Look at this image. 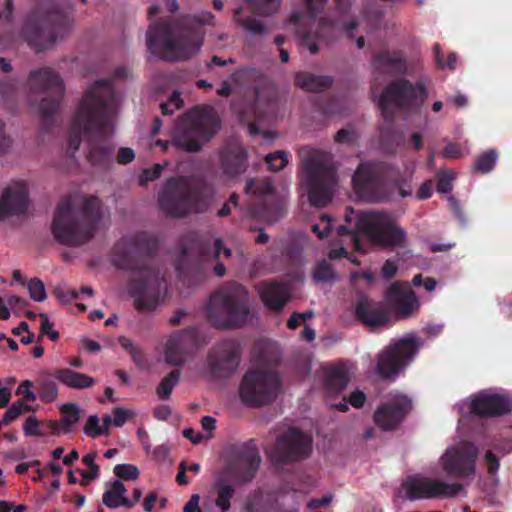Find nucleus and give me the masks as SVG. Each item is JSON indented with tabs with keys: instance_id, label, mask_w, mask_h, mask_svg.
Segmentation results:
<instances>
[{
	"instance_id": "nucleus-21",
	"label": "nucleus",
	"mask_w": 512,
	"mask_h": 512,
	"mask_svg": "<svg viewBox=\"0 0 512 512\" xmlns=\"http://www.w3.org/2000/svg\"><path fill=\"white\" fill-rule=\"evenodd\" d=\"M411 410V399L406 395L398 394L376 409L373 420L381 430L393 431L400 426Z\"/></svg>"
},
{
	"instance_id": "nucleus-11",
	"label": "nucleus",
	"mask_w": 512,
	"mask_h": 512,
	"mask_svg": "<svg viewBox=\"0 0 512 512\" xmlns=\"http://www.w3.org/2000/svg\"><path fill=\"white\" fill-rule=\"evenodd\" d=\"M303 184L309 203L322 208L332 201L337 185V173L326 154L313 151L303 161Z\"/></svg>"
},
{
	"instance_id": "nucleus-42",
	"label": "nucleus",
	"mask_w": 512,
	"mask_h": 512,
	"mask_svg": "<svg viewBox=\"0 0 512 512\" xmlns=\"http://www.w3.org/2000/svg\"><path fill=\"white\" fill-rule=\"evenodd\" d=\"M118 343L127 353H129L137 366L142 367L145 365L146 358L144 352L138 345L125 336H120L118 338Z\"/></svg>"
},
{
	"instance_id": "nucleus-24",
	"label": "nucleus",
	"mask_w": 512,
	"mask_h": 512,
	"mask_svg": "<svg viewBox=\"0 0 512 512\" xmlns=\"http://www.w3.org/2000/svg\"><path fill=\"white\" fill-rule=\"evenodd\" d=\"M195 343V331L185 329L173 333L166 342L164 359L168 365L182 367Z\"/></svg>"
},
{
	"instance_id": "nucleus-7",
	"label": "nucleus",
	"mask_w": 512,
	"mask_h": 512,
	"mask_svg": "<svg viewBox=\"0 0 512 512\" xmlns=\"http://www.w3.org/2000/svg\"><path fill=\"white\" fill-rule=\"evenodd\" d=\"M220 127L221 120L212 106H195L178 119L172 143L180 150L199 152Z\"/></svg>"
},
{
	"instance_id": "nucleus-5",
	"label": "nucleus",
	"mask_w": 512,
	"mask_h": 512,
	"mask_svg": "<svg viewBox=\"0 0 512 512\" xmlns=\"http://www.w3.org/2000/svg\"><path fill=\"white\" fill-rule=\"evenodd\" d=\"M70 29L71 21L63 5L45 0L29 14L23 32L31 47L43 51L68 35Z\"/></svg>"
},
{
	"instance_id": "nucleus-20",
	"label": "nucleus",
	"mask_w": 512,
	"mask_h": 512,
	"mask_svg": "<svg viewBox=\"0 0 512 512\" xmlns=\"http://www.w3.org/2000/svg\"><path fill=\"white\" fill-rule=\"evenodd\" d=\"M241 360L240 346L237 341L226 339L208 353L207 363L211 374L216 378L231 376L239 366Z\"/></svg>"
},
{
	"instance_id": "nucleus-44",
	"label": "nucleus",
	"mask_w": 512,
	"mask_h": 512,
	"mask_svg": "<svg viewBox=\"0 0 512 512\" xmlns=\"http://www.w3.org/2000/svg\"><path fill=\"white\" fill-rule=\"evenodd\" d=\"M243 512H266L264 495L261 490H256L246 497Z\"/></svg>"
},
{
	"instance_id": "nucleus-32",
	"label": "nucleus",
	"mask_w": 512,
	"mask_h": 512,
	"mask_svg": "<svg viewBox=\"0 0 512 512\" xmlns=\"http://www.w3.org/2000/svg\"><path fill=\"white\" fill-rule=\"evenodd\" d=\"M295 85L309 92H322L330 88L334 82L333 77L327 75H315L310 72L300 71L295 74Z\"/></svg>"
},
{
	"instance_id": "nucleus-40",
	"label": "nucleus",
	"mask_w": 512,
	"mask_h": 512,
	"mask_svg": "<svg viewBox=\"0 0 512 512\" xmlns=\"http://www.w3.org/2000/svg\"><path fill=\"white\" fill-rule=\"evenodd\" d=\"M181 376L180 369L172 370L166 377H164L156 388L158 397L162 400H168L170 395L178 384Z\"/></svg>"
},
{
	"instance_id": "nucleus-52",
	"label": "nucleus",
	"mask_w": 512,
	"mask_h": 512,
	"mask_svg": "<svg viewBox=\"0 0 512 512\" xmlns=\"http://www.w3.org/2000/svg\"><path fill=\"white\" fill-rule=\"evenodd\" d=\"M164 167L161 164H155L151 168H146L142 171L139 177L140 185L144 186L150 181H154L161 176Z\"/></svg>"
},
{
	"instance_id": "nucleus-41",
	"label": "nucleus",
	"mask_w": 512,
	"mask_h": 512,
	"mask_svg": "<svg viewBox=\"0 0 512 512\" xmlns=\"http://www.w3.org/2000/svg\"><path fill=\"white\" fill-rule=\"evenodd\" d=\"M497 160V152L490 149L480 154L473 165L474 172L486 174L493 170Z\"/></svg>"
},
{
	"instance_id": "nucleus-46",
	"label": "nucleus",
	"mask_w": 512,
	"mask_h": 512,
	"mask_svg": "<svg viewBox=\"0 0 512 512\" xmlns=\"http://www.w3.org/2000/svg\"><path fill=\"white\" fill-rule=\"evenodd\" d=\"M273 190H274L273 186L269 182L258 181L256 179L247 180L246 186H245V193L247 195H251V196L259 195V196L264 197L265 195L269 194Z\"/></svg>"
},
{
	"instance_id": "nucleus-31",
	"label": "nucleus",
	"mask_w": 512,
	"mask_h": 512,
	"mask_svg": "<svg viewBox=\"0 0 512 512\" xmlns=\"http://www.w3.org/2000/svg\"><path fill=\"white\" fill-rule=\"evenodd\" d=\"M373 65L377 70L395 75L405 74L408 70L407 60L402 51H380L373 56Z\"/></svg>"
},
{
	"instance_id": "nucleus-38",
	"label": "nucleus",
	"mask_w": 512,
	"mask_h": 512,
	"mask_svg": "<svg viewBox=\"0 0 512 512\" xmlns=\"http://www.w3.org/2000/svg\"><path fill=\"white\" fill-rule=\"evenodd\" d=\"M242 12V7L236 8L233 12L234 21L238 26L242 27L252 35H263L268 32L267 27L262 21L257 20L252 16H243Z\"/></svg>"
},
{
	"instance_id": "nucleus-15",
	"label": "nucleus",
	"mask_w": 512,
	"mask_h": 512,
	"mask_svg": "<svg viewBox=\"0 0 512 512\" xmlns=\"http://www.w3.org/2000/svg\"><path fill=\"white\" fill-rule=\"evenodd\" d=\"M418 349L416 338H403L388 345L377 356V373L383 379L394 380L415 357Z\"/></svg>"
},
{
	"instance_id": "nucleus-35",
	"label": "nucleus",
	"mask_w": 512,
	"mask_h": 512,
	"mask_svg": "<svg viewBox=\"0 0 512 512\" xmlns=\"http://www.w3.org/2000/svg\"><path fill=\"white\" fill-rule=\"evenodd\" d=\"M349 382L348 371L344 366H332L324 370V388L328 393H341Z\"/></svg>"
},
{
	"instance_id": "nucleus-28",
	"label": "nucleus",
	"mask_w": 512,
	"mask_h": 512,
	"mask_svg": "<svg viewBox=\"0 0 512 512\" xmlns=\"http://www.w3.org/2000/svg\"><path fill=\"white\" fill-rule=\"evenodd\" d=\"M286 212L285 202L282 198L272 192L261 197V199L249 207V214L252 218L275 223L279 221Z\"/></svg>"
},
{
	"instance_id": "nucleus-14",
	"label": "nucleus",
	"mask_w": 512,
	"mask_h": 512,
	"mask_svg": "<svg viewBox=\"0 0 512 512\" xmlns=\"http://www.w3.org/2000/svg\"><path fill=\"white\" fill-rule=\"evenodd\" d=\"M426 97L427 89L423 82L413 84L404 78L393 80L384 88L379 98L381 114L391 125L397 112L422 104Z\"/></svg>"
},
{
	"instance_id": "nucleus-10",
	"label": "nucleus",
	"mask_w": 512,
	"mask_h": 512,
	"mask_svg": "<svg viewBox=\"0 0 512 512\" xmlns=\"http://www.w3.org/2000/svg\"><path fill=\"white\" fill-rule=\"evenodd\" d=\"M257 367L249 368L243 375L238 393L243 404L262 407L272 403L282 388V379L275 368L266 367L263 355L257 360Z\"/></svg>"
},
{
	"instance_id": "nucleus-62",
	"label": "nucleus",
	"mask_w": 512,
	"mask_h": 512,
	"mask_svg": "<svg viewBox=\"0 0 512 512\" xmlns=\"http://www.w3.org/2000/svg\"><path fill=\"white\" fill-rule=\"evenodd\" d=\"M397 271L398 267L396 263L391 259H387L382 266L381 274L384 279L389 281L396 275Z\"/></svg>"
},
{
	"instance_id": "nucleus-63",
	"label": "nucleus",
	"mask_w": 512,
	"mask_h": 512,
	"mask_svg": "<svg viewBox=\"0 0 512 512\" xmlns=\"http://www.w3.org/2000/svg\"><path fill=\"white\" fill-rule=\"evenodd\" d=\"M493 450L496 452L507 455L512 452V440L510 439H500L495 440V442L492 444Z\"/></svg>"
},
{
	"instance_id": "nucleus-17",
	"label": "nucleus",
	"mask_w": 512,
	"mask_h": 512,
	"mask_svg": "<svg viewBox=\"0 0 512 512\" xmlns=\"http://www.w3.org/2000/svg\"><path fill=\"white\" fill-rule=\"evenodd\" d=\"M402 488L406 492V498L414 501L419 499L452 498L461 493L463 484L447 483L441 480L412 475L402 482Z\"/></svg>"
},
{
	"instance_id": "nucleus-16",
	"label": "nucleus",
	"mask_w": 512,
	"mask_h": 512,
	"mask_svg": "<svg viewBox=\"0 0 512 512\" xmlns=\"http://www.w3.org/2000/svg\"><path fill=\"white\" fill-rule=\"evenodd\" d=\"M311 438L297 428H289L279 436L268 456L274 464H286L307 458L311 452Z\"/></svg>"
},
{
	"instance_id": "nucleus-4",
	"label": "nucleus",
	"mask_w": 512,
	"mask_h": 512,
	"mask_svg": "<svg viewBox=\"0 0 512 512\" xmlns=\"http://www.w3.org/2000/svg\"><path fill=\"white\" fill-rule=\"evenodd\" d=\"M101 217V201L98 197H85L79 209L67 197L55 209L51 233L58 243L79 247L94 237Z\"/></svg>"
},
{
	"instance_id": "nucleus-9",
	"label": "nucleus",
	"mask_w": 512,
	"mask_h": 512,
	"mask_svg": "<svg viewBox=\"0 0 512 512\" xmlns=\"http://www.w3.org/2000/svg\"><path fill=\"white\" fill-rule=\"evenodd\" d=\"M209 184L200 177H171L158 196L160 209L173 218H183L199 210L203 198L210 193Z\"/></svg>"
},
{
	"instance_id": "nucleus-30",
	"label": "nucleus",
	"mask_w": 512,
	"mask_h": 512,
	"mask_svg": "<svg viewBox=\"0 0 512 512\" xmlns=\"http://www.w3.org/2000/svg\"><path fill=\"white\" fill-rule=\"evenodd\" d=\"M261 457L254 446H245L237 454L236 462L233 465V474L241 483L251 482L259 469Z\"/></svg>"
},
{
	"instance_id": "nucleus-60",
	"label": "nucleus",
	"mask_w": 512,
	"mask_h": 512,
	"mask_svg": "<svg viewBox=\"0 0 512 512\" xmlns=\"http://www.w3.org/2000/svg\"><path fill=\"white\" fill-rule=\"evenodd\" d=\"M366 399V394L363 391L356 389L353 392H351V394L347 398V401L354 408L359 409L364 406Z\"/></svg>"
},
{
	"instance_id": "nucleus-56",
	"label": "nucleus",
	"mask_w": 512,
	"mask_h": 512,
	"mask_svg": "<svg viewBox=\"0 0 512 512\" xmlns=\"http://www.w3.org/2000/svg\"><path fill=\"white\" fill-rule=\"evenodd\" d=\"M113 414V425L116 427H122L130 418L134 416V413L122 407H115L112 411Z\"/></svg>"
},
{
	"instance_id": "nucleus-2",
	"label": "nucleus",
	"mask_w": 512,
	"mask_h": 512,
	"mask_svg": "<svg viewBox=\"0 0 512 512\" xmlns=\"http://www.w3.org/2000/svg\"><path fill=\"white\" fill-rule=\"evenodd\" d=\"M157 249V239L147 232L123 237L113 248V264L137 274L129 282V292L139 312L156 309L166 282L164 273L154 264Z\"/></svg>"
},
{
	"instance_id": "nucleus-27",
	"label": "nucleus",
	"mask_w": 512,
	"mask_h": 512,
	"mask_svg": "<svg viewBox=\"0 0 512 512\" xmlns=\"http://www.w3.org/2000/svg\"><path fill=\"white\" fill-rule=\"evenodd\" d=\"M28 208V191L22 184L7 187L0 196V220L25 214Z\"/></svg>"
},
{
	"instance_id": "nucleus-49",
	"label": "nucleus",
	"mask_w": 512,
	"mask_h": 512,
	"mask_svg": "<svg viewBox=\"0 0 512 512\" xmlns=\"http://www.w3.org/2000/svg\"><path fill=\"white\" fill-rule=\"evenodd\" d=\"M114 474L122 480H136L140 472L133 464H118L114 467Z\"/></svg>"
},
{
	"instance_id": "nucleus-13",
	"label": "nucleus",
	"mask_w": 512,
	"mask_h": 512,
	"mask_svg": "<svg viewBox=\"0 0 512 512\" xmlns=\"http://www.w3.org/2000/svg\"><path fill=\"white\" fill-rule=\"evenodd\" d=\"M28 86L31 92L43 95L39 104L41 127L49 130L54 125V116L65 92L63 80L52 68L45 67L30 72Z\"/></svg>"
},
{
	"instance_id": "nucleus-51",
	"label": "nucleus",
	"mask_w": 512,
	"mask_h": 512,
	"mask_svg": "<svg viewBox=\"0 0 512 512\" xmlns=\"http://www.w3.org/2000/svg\"><path fill=\"white\" fill-rule=\"evenodd\" d=\"M183 101L178 92H173L169 100L161 103L160 109L163 115H172L176 110L180 109Z\"/></svg>"
},
{
	"instance_id": "nucleus-6",
	"label": "nucleus",
	"mask_w": 512,
	"mask_h": 512,
	"mask_svg": "<svg viewBox=\"0 0 512 512\" xmlns=\"http://www.w3.org/2000/svg\"><path fill=\"white\" fill-rule=\"evenodd\" d=\"M249 291L235 281L223 284L209 299L208 321L215 328L235 329L244 326L250 316Z\"/></svg>"
},
{
	"instance_id": "nucleus-3",
	"label": "nucleus",
	"mask_w": 512,
	"mask_h": 512,
	"mask_svg": "<svg viewBox=\"0 0 512 512\" xmlns=\"http://www.w3.org/2000/svg\"><path fill=\"white\" fill-rule=\"evenodd\" d=\"M209 11L185 15L172 21H158L147 31L149 51L166 61L186 60L196 54L203 43L204 25L214 26Z\"/></svg>"
},
{
	"instance_id": "nucleus-18",
	"label": "nucleus",
	"mask_w": 512,
	"mask_h": 512,
	"mask_svg": "<svg viewBox=\"0 0 512 512\" xmlns=\"http://www.w3.org/2000/svg\"><path fill=\"white\" fill-rule=\"evenodd\" d=\"M478 456L479 450L474 443L462 442L446 450L440 459L441 467L452 478L472 477Z\"/></svg>"
},
{
	"instance_id": "nucleus-64",
	"label": "nucleus",
	"mask_w": 512,
	"mask_h": 512,
	"mask_svg": "<svg viewBox=\"0 0 512 512\" xmlns=\"http://www.w3.org/2000/svg\"><path fill=\"white\" fill-rule=\"evenodd\" d=\"M134 158H135V153H134L133 149L128 148V147L120 148L118 151L117 157H116L117 162L122 165L132 162Z\"/></svg>"
},
{
	"instance_id": "nucleus-22",
	"label": "nucleus",
	"mask_w": 512,
	"mask_h": 512,
	"mask_svg": "<svg viewBox=\"0 0 512 512\" xmlns=\"http://www.w3.org/2000/svg\"><path fill=\"white\" fill-rule=\"evenodd\" d=\"M222 173L229 179H235L248 168V152L243 144L235 138L224 142L218 152Z\"/></svg>"
},
{
	"instance_id": "nucleus-33",
	"label": "nucleus",
	"mask_w": 512,
	"mask_h": 512,
	"mask_svg": "<svg viewBox=\"0 0 512 512\" xmlns=\"http://www.w3.org/2000/svg\"><path fill=\"white\" fill-rule=\"evenodd\" d=\"M55 370L41 372L36 381L37 397L43 403H52L58 398V384Z\"/></svg>"
},
{
	"instance_id": "nucleus-58",
	"label": "nucleus",
	"mask_w": 512,
	"mask_h": 512,
	"mask_svg": "<svg viewBox=\"0 0 512 512\" xmlns=\"http://www.w3.org/2000/svg\"><path fill=\"white\" fill-rule=\"evenodd\" d=\"M327 0H304L306 13L310 19L315 20L317 15L324 9Z\"/></svg>"
},
{
	"instance_id": "nucleus-57",
	"label": "nucleus",
	"mask_w": 512,
	"mask_h": 512,
	"mask_svg": "<svg viewBox=\"0 0 512 512\" xmlns=\"http://www.w3.org/2000/svg\"><path fill=\"white\" fill-rule=\"evenodd\" d=\"M34 383L30 380L22 381L16 389V395H22L27 402H33L37 399V395L31 390Z\"/></svg>"
},
{
	"instance_id": "nucleus-45",
	"label": "nucleus",
	"mask_w": 512,
	"mask_h": 512,
	"mask_svg": "<svg viewBox=\"0 0 512 512\" xmlns=\"http://www.w3.org/2000/svg\"><path fill=\"white\" fill-rule=\"evenodd\" d=\"M24 411H34L33 407L25 404L23 400L13 403L4 413L1 424L5 426L15 421Z\"/></svg>"
},
{
	"instance_id": "nucleus-37",
	"label": "nucleus",
	"mask_w": 512,
	"mask_h": 512,
	"mask_svg": "<svg viewBox=\"0 0 512 512\" xmlns=\"http://www.w3.org/2000/svg\"><path fill=\"white\" fill-rule=\"evenodd\" d=\"M213 488L217 493L215 505L221 512H228L231 508V499L235 494V487L228 483L224 478L219 477L215 480Z\"/></svg>"
},
{
	"instance_id": "nucleus-47",
	"label": "nucleus",
	"mask_w": 512,
	"mask_h": 512,
	"mask_svg": "<svg viewBox=\"0 0 512 512\" xmlns=\"http://www.w3.org/2000/svg\"><path fill=\"white\" fill-rule=\"evenodd\" d=\"M313 277L315 281L324 283L332 281L335 278V274L332 266L327 261L322 260L316 265Z\"/></svg>"
},
{
	"instance_id": "nucleus-39",
	"label": "nucleus",
	"mask_w": 512,
	"mask_h": 512,
	"mask_svg": "<svg viewBox=\"0 0 512 512\" xmlns=\"http://www.w3.org/2000/svg\"><path fill=\"white\" fill-rule=\"evenodd\" d=\"M60 412L62 414L60 419L62 432L69 433L80 419V410L74 403H65L60 407Z\"/></svg>"
},
{
	"instance_id": "nucleus-61",
	"label": "nucleus",
	"mask_w": 512,
	"mask_h": 512,
	"mask_svg": "<svg viewBox=\"0 0 512 512\" xmlns=\"http://www.w3.org/2000/svg\"><path fill=\"white\" fill-rule=\"evenodd\" d=\"M318 110L324 115H333L339 112V105L335 99H329L318 105Z\"/></svg>"
},
{
	"instance_id": "nucleus-43",
	"label": "nucleus",
	"mask_w": 512,
	"mask_h": 512,
	"mask_svg": "<svg viewBox=\"0 0 512 512\" xmlns=\"http://www.w3.org/2000/svg\"><path fill=\"white\" fill-rule=\"evenodd\" d=\"M251 4L255 14L261 16H270L276 13L281 5L282 0H245Z\"/></svg>"
},
{
	"instance_id": "nucleus-50",
	"label": "nucleus",
	"mask_w": 512,
	"mask_h": 512,
	"mask_svg": "<svg viewBox=\"0 0 512 512\" xmlns=\"http://www.w3.org/2000/svg\"><path fill=\"white\" fill-rule=\"evenodd\" d=\"M27 288L33 300L43 302L47 298L44 283L39 278L31 279L27 284Z\"/></svg>"
},
{
	"instance_id": "nucleus-54",
	"label": "nucleus",
	"mask_w": 512,
	"mask_h": 512,
	"mask_svg": "<svg viewBox=\"0 0 512 512\" xmlns=\"http://www.w3.org/2000/svg\"><path fill=\"white\" fill-rule=\"evenodd\" d=\"M84 433L92 438L102 436L100 431L99 418L97 415H90L83 428Z\"/></svg>"
},
{
	"instance_id": "nucleus-8",
	"label": "nucleus",
	"mask_w": 512,
	"mask_h": 512,
	"mask_svg": "<svg viewBox=\"0 0 512 512\" xmlns=\"http://www.w3.org/2000/svg\"><path fill=\"white\" fill-rule=\"evenodd\" d=\"M400 184L399 168L385 162L361 163L352 176L356 195L367 202L390 200Z\"/></svg>"
},
{
	"instance_id": "nucleus-19",
	"label": "nucleus",
	"mask_w": 512,
	"mask_h": 512,
	"mask_svg": "<svg viewBox=\"0 0 512 512\" xmlns=\"http://www.w3.org/2000/svg\"><path fill=\"white\" fill-rule=\"evenodd\" d=\"M223 253L225 258H230L232 251L223 246V241L218 238L212 246L210 238H204L198 233H190L183 237L181 255L177 260L176 269L181 273L183 262L189 257H197L199 260H216Z\"/></svg>"
},
{
	"instance_id": "nucleus-1",
	"label": "nucleus",
	"mask_w": 512,
	"mask_h": 512,
	"mask_svg": "<svg viewBox=\"0 0 512 512\" xmlns=\"http://www.w3.org/2000/svg\"><path fill=\"white\" fill-rule=\"evenodd\" d=\"M116 100L112 79L97 80L87 89L71 121L68 157H74L82 139H85L91 165L102 169L110 167L115 145L109 140V135Z\"/></svg>"
},
{
	"instance_id": "nucleus-34",
	"label": "nucleus",
	"mask_w": 512,
	"mask_h": 512,
	"mask_svg": "<svg viewBox=\"0 0 512 512\" xmlns=\"http://www.w3.org/2000/svg\"><path fill=\"white\" fill-rule=\"evenodd\" d=\"M55 375L58 381L71 388L83 390L92 387L95 384V379L87 374L76 372L69 368L55 369Z\"/></svg>"
},
{
	"instance_id": "nucleus-23",
	"label": "nucleus",
	"mask_w": 512,
	"mask_h": 512,
	"mask_svg": "<svg viewBox=\"0 0 512 512\" xmlns=\"http://www.w3.org/2000/svg\"><path fill=\"white\" fill-rule=\"evenodd\" d=\"M470 411L481 417L502 416L512 411V400L506 395L482 391L472 398Z\"/></svg>"
},
{
	"instance_id": "nucleus-29",
	"label": "nucleus",
	"mask_w": 512,
	"mask_h": 512,
	"mask_svg": "<svg viewBox=\"0 0 512 512\" xmlns=\"http://www.w3.org/2000/svg\"><path fill=\"white\" fill-rule=\"evenodd\" d=\"M387 297L392 303L396 316L405 319L418 309L419 302L411 288L394 282L387 291Z\"/></svg>"
},
{
	"instance_id": "nucleus-36",
	"label": "nucleus",
	"mask_w": 512,
	"mask_h": 512,
	"mask_svg": "<svg viewBox=\"0 0 512 512\" xmlns=\"http://www.w3.org/2000/svg\"><path fill=\"white\" fill-rule=\"evenodd\" d=\"M126 492L125 485L120 480H115L111 484V488L103 493L102 502L111 509H116L120 506L130 509L134 506V502L125 496Z\"/></svg>"
},
{
	"instance_id": "nucleus-53",
	"label": "nucleus",
	"mask_w": 512,
	"mask_h": 512,
	"mask_svg": "<svg viewBox=\"0 0 512 512\" xmlns=\"http://www.w3.org/2000/svg\"><path fill=\"white\" fill-rule=\"evenodd\" d=\"M454 175L452 172H441L437 179L436 189L439 193H449L452 190V181Z\"/></svg>"
},
{
	"instance_id": "nucleus-48",
	"label": "nucleus",
	"mask_w": 512,
	"mask_h": 512,
	"mask_svg": "<svg viewBox=\"0 0 512 512\" xmlns=\"http://www.w3.org/2000/svg\"><path fill=\"white\" fill-rule=\"evenodd\" d=\"M268 169L271 171H280L288 164V156L285 151L279 150L268 154L265 158Z\"/></svg>"
},
{
	"instance_id": "nucleus-12",
	"label": "nucleus",
	"mask_w": 512,
	"mask_h": 512,
	"mask_svg": "<svg viewBox=\"0 0 512 512\" xmlns=\"http://www.w3.org/2000/svg\"><path fill=\"white\" fill-rule=\"evenodd\" d=\"M356 228L375 246L385 249L406 247L407 233L397 225L391 213L385 211L363 213L356 222Z\"/></svg>"
},
{
	"instance_id": "nucleus-55",
	"label": "nucleus",
	"mask_w": 512,
	"mask_h": 512,
	"mask_svg": "<svg viewBox=\"0 0 512 512\" xmlns=\"http://www.w3.org/2000/svg\"><path fill=\"white\" fill-rule=\"evenodd\" d=\"M40 422L37 420L35 416H29L24 424L23 431L26 436H43L44 433L40 430Z\"/></svg>"
},
{
	"instance_id": "nucleus-25",
	"label": "nucleus",
	"mask_w": 512,
	"mask_h": 512,
	"mask_svg": "<svg viewBox=\"0 0 512 512\" xmlns=\"http://www.w3.org/2000/svg\"><path fill=\"white\" fill-rule=\"evenodd\" d=\"M255 290L266 309L281 312L291 300L289 287L277 280H264L255 285Z\"/></svg>"
},
{
	"instance_id": "nucleus-26",
	"label": "nucleus",
	"mask_w": 512,
	"mask_h": 512,
	"mask_svg": "<svg viewBox=\"0 0 512 512\" xmlns=\"http://www.w3.org/2000/svg\"><path fill=\"white\" fill-rule=\"evenodd\" d=\"M355 317L369 328H378L389 322V315L383 303L367 297H360L355 306Z\"/></svg>"
},
{
	"instance_id": "nucleus-59",
	"label": "nucleus",
	"mask_w": 512,
	"mask_h": 512,
	"mask_svg": "<svg viewBox=\"0 0 512 512\" xmlns=\"http://www.w3.org/2000/svg\"><path fill=\"white\" fill-rule=\"evenodd\" d=\"M484 462L487 466V472L490 475H494L497 473L500 467L499 457L494 454L491 450H488L484 455Z\"/></svg>"
}]
</instances>
